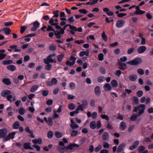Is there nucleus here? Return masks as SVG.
I'll return each mask as SVG.
<instances>
[{"label": "nucleus", "mask_w": 153, "mask_h": 153, "mask_svg": "<svg viewBox=\"0 0 153 153\" xmlns=\"http://www.w3.org/2000/svg\"><path fill=\"white\" fill-rule=\"evenodd\" d=\"M127 126L126 123L124 122H122L120 123V128L123 130H124L126 128Z\"/></svg>", "instance_id": "aec40b11"}, {"label": "nucleus", "mask_w": 153, "mask_h": 153, "mask_svg": "<svg viewBox=\"0 0 153 153\" xmlns=\"http://www.w3.org/2000/svg\"><path fill=\"white\" fill-rule=\"evenodd\" d=\"M100 71L101 73L104 74L105 73V69L102 67H101L100 68Z\"/></svg>", "instance_id": "6e6d98bb"}, {"label": "nucleus", "mask_w": 153, "mask_h": 153, "mask_svg": "<svg viewBox=\"0 0 153 153\" xmlns=\"http://www.w3.org/2000/svg\"><path fill=\"white\" fill-rule=\"evenodd\" d=\"M102 37L103 39L105 41H107V37L106 35L105 34L104 31H103L102 35Z\"/></svg>", "instance_id": "37998d69"}, {"label": "nucleus", "mask_w": 153, "mask_h": 153, "mask_svg": "<svg viewBox=\"0 0 153 153\" xmlns=\"http://www.w3.org/2000/svg\"><path fill=\"white\" fill-rule=\"evenodd\" d=\"M39 87L38 85H33L32 86L30 89V91L31 92H33L37 90Z\"/></svg>", "instance_id": "b1692460"}, {"label": "nucleus", "mask_w": 153, "mask_h": 153, "mask_svg": "<svg viewBox=\"0 0 153 153\" xmlns=\"http://www.w3.org/2000/svg\"><path fill=\"white\" fill-rule=\"evenodd\" d=\"M64 55L63 54H61L57 56V58L58 61L59 62H61L64 57Z\"/></svg>", "instance_id": "c756f323"}, {"label": "nucleus", "mask_w": 153, "mask_h": 153, "mask_svg": "<svg viewBox=\"0 0 153 153\" xmlns=\"http://www.w3.org/2000/svg\"><path fill=\"white\" fill-rule=\"evenodd\" d=\"M68 106L69 109L71 110H72L74 109L76 107L75 105L73 103L69 104Z\"/></svg>", "instance_id": "7c9ffc66"}, {"label": "nucleus", "mask_w": 153, "mask_h": 153, "mask_svg": "<svg viewBox=\"0 0 153 153\" xmlns=\"http://www.w3.org/2000/svg\"><path fill=\"white\" fill-rule=\"evenodd\" d=\"M78 133V131L75 130H72L71 133V135L72 137H74L76 136Z\"/></svg>", "instance_id": "4c0bfd02"}, {"label": "nucleus", "mask_w": 153, "mask_h": 153, "mask_svg": "<svg viewBox=\"0 0 153 153\" xmlns=\"http://www.w3.org/2000/svg\"><path fill=\"white\" fill-rule=\"evenodd\" d=\"M129 79L132 81H135L137 79V76L135 75H131L129 77Z\"/></svg>", "instance_id": "cd10ccee"}, {"label": "nucleus", "mask_w": 153, "mask_h": 153, "mask_svg": "<svg viewBox=\"0 0 153 153\" xmlns=\"http://www.w3.org/2000/svg\"><path fill=\"white\" fill-rule=\"evenodd\" d=\"M19 112L21 115H23L25 113V110L23 108H21L19 109Z\"/></svg>", "instance_id": "09e8293b"}, {"label": "nucleus", "mask_w": 153, "mask_h": 153, "mask_svg": "<svg viewBox=\"0 0 153 153\" xmlns=\"http://www.w3.org/2000/svg\"><path fill=\"white\" fill-rule=\"evenodd\" d=\"M45 111L47 113H50L51 112L52 110V108L50 107H48L46 108L45 109Z\"/></svg>", "instance_id": "69168bd1"}, {"label": "nucleus", "mask_w": 153, "mask_h": 153, "mask_svg": "<svg viewBox=\"0 0 153 153\" xmlns=\"http://www.w3.org/2000/svg\"><path fill=\"white\" fill-rule=\"evenodd\" d=\"M3 30L4 32V34L7 35L9 34L11 32V30L9 28H4L3 29Z\"/></svg>", "instance_id": "5701e85b"}, {"label": "nucleus", "mask_w": 153, "mask_h": 153, "mask_svg": "<svg viewBox=\"0 0 153 153\" xmlns=\"http://www.w3.org/2000/svg\"><path fill=\"white\" fill-rule=\"evenodd\" d=\"M2 81L4 84L7 85H9L11 84L10 79L8 78H4L2 79Z\"/></svg>", "instance_id": "4be33fe9"}, {"label": "nucleus", "mask_w": 153, "mask_h": 153, "mask_svg": "<svg viewBox=\"0 0 153 153\" xmlns=\"http://www.w3.org/2000/svg\"><path fill=\"white\" fill-rule=\"evenodd\" d=\"M72 30L75 31H78L79 32H81L82 31V28L81 27H79L78 28H77L76 27L74 26L73 28H72Z\"/></svg>", "instance_id": "c9c22d12"}, {"label": "nucleus", "mask_w": 153, "mask_h": 153, "mask_svg": "<svg viewBox=\"0 0 153 153\" xmlns=\"http://www.w3.org/2000/svg\"><path fill=\"white\" fill-rule=\"evenodd\" d=\"M146 105L144 104H141L138 106H137L135 107L133 110L134 111L137 112L138 110L139 111L138 114L139 115H141L144 112Z\"/></svg>", "instance_id": "f03ea898"}, {"label": "nucleus", "mask_w": 153, "mask_h": 153, "mask_svg": "<svg viewBox=\"0 0 153 153\" xmlns=\"http://www.w3.org/2000/svg\"><path fill=\"white\" fill-rule=\"evenodd\" d=\"M13 61L11 60H4L2 62L3 64L4 65H7L8 64H11L13 63Z\"/></svg>", "instance_id": "473e14b6"}, {"label": "nucleus", "mask_w": 153, "mask_h": 153, "mask_svg": "<svg viewBox=\"0 0 153 153\" xmlns=\"http://www.w3.org/2000/svg\"><path fill=\"white\" fill-rule=\"evenodd\" d=\"M54 134L55 136L58 138H60L63 136L62 133L59 131H56L55 132Z\"/></svg>", "instance_id": "2f4dec72"}, {"label": "nucleus", "mask_w": 153, "mask_h": 153, "mask_svg": "<svg viewBox=\"0 0 153 153\" xmlns=\"http://www.w3.org/2000/svg\"><path fill=\"white\" fill-rule=\"evenodd\" d=\"M7 68L12 71L16 70V66L13 65H8L7 66Z\"/></svg>", "instance_id": "6ab92c4d"}, {"label": "nucleus", "mask_w": 153, "mask_h": 153, "mask_svg": "<svg viewBox=\"0 0 153 153\" xmlns=\"http://www.w3.org/2000/svg\"><path fill=\"white\" fill-rule=\"evenodd\" d=\"M46 123L48 124L49 125L52 126L53 124L52 118L51 117L48 118L47 120V122Z\"/></svg>", "instance_id": "79ce46f5"}, {"label": "nucleus", "mask_w": 153, "mask_h": 153, "mask_svg": "<svg viewBox=\"0 0 153 153\" xmlns=\"http://www.w3.org/2000/svg\"><path fill=\"white\" fill-rule=\"evenodd\" d=\"M75 63V62H71L70 61H68L66 62V64L68 65L72 66Z\"/></svg>", "instance_id": "864d4df0"}, {"label": "nucleus", "mask_w": 153, "mask_h": 153, "mask_svg": "<svg viewBox=\"0 0 153 153\" xmlns=\"http://www.w3.org/2000/svg\"><path fill=\"white\" fill-rule=\"evenodd\" d=\"M82 102V105H83V106L85 108L87 106L88 104L87 101L86 100H83Z\"/></svg>", "instance_id": "052dcab7"}, {"label": "nucleus", "mask_w": 153, "mask_h": 153, "mask_svg": "<svg viewBox=\"0 0 153 153\" xmlns=\"http://www.w3.org/2000/svg\"><path fill=\"white\" fill-rule=\"evenodd\" d=\"M59 11L58 10L54 11L53 12V13L54 14V15L52 16L53 18H57L59 16Z\"/></svg>", "instance_id": "e433bc0d"}, {"label": "nucleus", "mask_w": 153, "mask_h": 153, "mask_svg": "<svg viewBox=\"0 0 153 153\" xmlns=\"http://www.w3.org/2000/svg\"><path fill=\"white\" fill-rule=\"evenodd\" d=\"M135 50L134 48H132L129 49L127 51V53L128 54H130L132 53Z\"/></svg>", "instance_id": "3c124183"}, {"label": "nucleus", "mask_w": 153, "mask_h": 153, "mask_svg": "<svg viewBox=\"0 0 153 153\" xmlns=\"http://www.w3.org/2000/svg\"><path fill=\"white\" fill-rule=\"evenodd\" d=\"M101 117L102 119H105L108 121L109 120V117L107 115H105L101 114Z\"/></svg>", "instance_id": "603ef678"}, {"label": "nucleus", "mask_w": 153, "mask_h": 153, "mask_svg": "<svg viewBox=\"0 0 153 153\" xmlns=\"http://www.w3.org/2000/svg\"><path fill=\"white\" fill-rule=\"evenodd\" d=\"M32 142L34 144H41L42 143V139L41 138L38 139H35L32 140Z\"/></svg>", "instance_id": "a211bd4d"}, {"label": "nucleus", "mask_w": 153, "mask_h": 153, "mask_svg": "<svg viewBox=\"0 0 153 153\" xmlns=\"http://www.w3.org/2000/svg\"><path fill=\"white\" fill-rule=\"evenodd\" d=\"M56 48V46L55 45L53 44L49 46V49L51 51H54Z\"/></svg>", "instance_id": "a18cd8bd"}, {"label": "nucleus", "mask_w": 153, "mask_h": 153, "mask_svg": "<svg viewBox=\"0 0 153 153\" xmlns=\"http://www.w3.org/2000/svg\"><path fill=\"white\" fill-rule=\"evenodd\" d=\"M90 127L91 128L94 129L96 128V123L94 121H92L90 124Z\"/></svg>", "instance_id": "c85d7f7f"}, {"label": "nucleus", "mask_w": 153, "mask_h": 153, "mask_svg": "<svg viewBox=\"0 0 153 153\" xmlns=\"http://www.w3.org/2000/svg\"><path fill=\"white\" fill-rule=\"evenodd\" d=\"M79 145L74 143V144H71L69 145L68 146H67L66 147V148L67 149H72L74 147H79Z\"/></svg>", "instance_id": "ddd939ff"}, {"label": "nucleus", "mask_w": 153, "mask_h": 153, "mask_svg": "<svg viewBox=\"0 0 153 153\" xmlns=\"http://www.w3.org/2000/svg\"><path fill=\"white\" fill-rule=\"evenodd\" d=\"M53 132L51 131H50L48 133V137L49 138H51L53 137Z\"/></svg>", "instance_id": "5fc2aeb1"}, {"label": "nucleus", "mask_w": 153, "mask_h": 153, "mask_svg": "<svg viewBox=\"0 0 153 153\" xmlns=\"http://www.w3.org/2000/svg\"><path fill=\"white\" fill-rule=\"evenodd\" d=\"M54 114L53 115V117L54 118H56L59 117V115L57 114V112L55 110H53V111Z\"/></svg>", "instance_id": "0e129e2a"}, {"label": "nucleus", "mask_w": 153, "mask_h": 153, "mask_svg": "<svg viewBox=\"0 0 153 153\" xmlns=\"http://www.w3.org/2000/svg\"><path fill=\"white\" fill-rule=\"evenodd\" d=\"M109 134L107 132H104L102 136V140L103 141L108 140Z\"/></svg>", "instance_id": "4468645a"}, {"label": "nucleus", "mask_w": 153, "mask_h": 153, "mask_svg": "<svg viewBox=\"0 0 153 153\" xmlns=\"http://www.w3.org/2000/svg\"><path fill=\"white\" fill-rule=\"evenodd\" d=\"M100 94V87L98 86H96V95L99 96Z\"/></svg>", "instance_id": "13d9d810"}, {"label": "nucleus", "mask_w": 153, "mask_h": 153, "mask_svg": "<svg viewBox=\"0 0 153 153\" xmlns=\"http://www.w3.org/2000/svg\"><path fill=\"white\" fill-rule=\"evenodd\" d=\"M13 128L15 129L19 128L20 126V125L19 122L18 121H16L13 124Z\"/></svg>", "instance_id": "72a5a7b5"}, {"label": "nucleus", "mask_w": 153, "mask_h": 153, "mask_svg": "<svg viewBox=\"0 0 153 153\" xmlns=\"http://www.w3.org/2000/svg\"><path fill=\"white\" fill-rule=\"evenodd\" d=\"M145 13V11L141 10H136L134 13L135 15H142Z\"/></svg>", "instance_id": "a878e982"}, {"label": "nucleus", "mask_w": 153, "mask_h": 153, "mask_svg": "<svg viewBox=\"0 0 153 153\" xmlns=\"http://www.w3.org/2000/svg\"><path fill=\"white\" fill-rule=\"evenodd\" d=\"M51 68V65L50 64H48L45 66V69L47 70H50Z\"/></svg>", "instance_id": "774afa93"}, {"label": "nucleus", "mask_w": 153, "mask_h": 153, "mask_svg": "<svg viewBox=\"0 0 153 153\" xmlns=\"http://www.w3.org/2000/svg\"><path fill=\"white\" fill-rule=\"evenodd\" d=\"M58 81L57 79L53 78L52 79L51 81H47L46 82V85L48 86H51L53 85H56Z\"/></svg>", "instance_id": "7ed1b4c3"}, {"label": "nucleus", "mask_w": 153, "mask_h": 153, "mask_svg": "<svg viewBox=\"0 0 153 153\" xmlns=\"http://www.w3.org/2000/svg\"><path fill=\"white\" fill-rule=\"evenodd\" d=\"M54 18H53L52 17L50 19L49 22V23L50 24V25L51 26H54L55 25H56V23H54Z\"/></svg>", "instance_id": "58836bf2"}, {"label": "nucleus", "mask_w": 153, "mask_h": 153, "mask_svg": "<svg viewBox=\"0 0 153 153\" xmlns=\"http://www.w3.org/2000/svg\"><path fill=\"white\" fill-rule=\"evenodd\" d=\"M11 92L9 90H5L2 91L1 93V96L4 97H7L8 95L11 94Z\"/></svg>", "instance_id": "1a4fd4ad"}, {"label": "nucleus", "mask_w": 153, "mask_h": 153, "mask_svg": "<svg viewBox=\"0 0 153 153\" xmlns=\"http://www.w3.org/2000/svg\"><path fill=\"white\" fill-rule=\"evenodd\" d=\"M138 116L137 114H134L131 116L130 119L132 121H134L137 119Z\"/></svg>", "instance_id": "f704fd0d"}, {"label": "nucleus", "mask_w": 153, "mask_h": 153, "mask_svg": "<svg viewBox=\"0 0 153 153\" xmlns=\"http://www.w3.org/2000/svg\"><path fill=\"white\" fill-rule=\"evenodd\" d=\"M33 27L31 28V30L33 31H35L39 28L40 23L38 21H36L33 23Z\"/></svg>", "instance_id": "423d86ee"}, {"label": "nucleus", "mask_w": 153, "mask_h": 153, "mask_svg": "<svg viewBox=\"0 0 153 153\" xmlns=\"http://www.w3.org/2000/svg\"><path fill=\"white\" fill-rule=\"evenodd\" d=\"M132 100L134 102L136 105L138 104L139 103V100L137 97L136 96L133 97L132 98Z\"/></svg>", "instance_id": "ea45409f"}, {"label": "nucleus", "mask_w": 153, "mask_h": 153, "mask_svg": "<svg viewBox=\"0 0 153 153\" xmlns=\"http://www.w3.org/2000/svg\"><path fill=\"white\" fill-rule=\"evenodd\" d=\"M8 130L7 128H5L0 129V138L5 137L7 133Z\"/></svg>", "instance_id": "20e7f679"}, {"label": "nucleus", "mask_w": 153, "mask_h": 153, "mask_svg": "<svg viewBox=\"0 0 153 153\" xmlns=\"http://www.w3.org/2000/svg\"><path fill=\"white\" fill-rule=\"evenodd\" d=\"M55 35L56 36V38L59 39L62 37V35L63 33H62L61 31H60L57 30L54 31Z\"/></svg>", "instance_id": "2eb2a0df"}, {"label": "nucleus", "mask_w": 153, "mask_h": 153, "mask_svg": "<svg viewBox=\"0 0 153 153\" xmlns=\"http://www.w3.org/2000/svg\"><path fill=\"white\" fill-rule=\"evenodd\" d=\"M24 147L26 149H33V148L30 146V143H25L24 145Z\"/></svg>", "instance_id": "393cba45"}, {"label": "nucleus", "mask_w": 153, "mask_h": 153, "mask_svg": "<svg viewBox=\"0 0 153 153\" xmlns=\"http://www.w3.org/2000/svg\"><path fill=\"white\" fill-rule=\"evenodd\" d=\"M126 146V144L125 143H123L120 144L117 149V152L118 153L121 152Z\"/></svg>", "instance_id": "0eeeda50"}, {"label": "nucleus", "mask_w": 153, "mask_h": 153, "mask_svg": "<svg viewBox=\"0 0 153 153\" xmlns=\"http://www.w3.org/2000/svg\"><path fill=\"white\" fill-rule=\"evenodd\" d=\"M146 48L145 46H141L139 47L137 50V51L139 53H141L144 52L146 50Z\"/></svg>", "instance_id": "6e6552de"}, {"label": "nucleus", "mask_w": 153, "mask_h": 153, "mask_svg": "<svg viewBox=\"0 0 153 153\" xmlns=\"http://www.w3.org/2000/svg\"><path fill=\"white\" fill-rule=\"evenodd\" d=\"M27 28V27L25 26H22L21 27V30H20V32L21 33H23L26 29Z\"/></svg>", "instance_id": "e2e57ef3"}, {"label": "nucleus", "mask_w": 153, "mask_h": 153, "mask_svg": "<svg viewBox=\"0 0 153 153\" xmlns=\"http://www.w3.org/2000/svg\"><path fill=\"white\" fill-rule=\"evenodd\" d=\"M125 24V21L123 20H120L118 21L116 23V26L119 28L122 27Z\"/></svg>", "instance_id": "9d476101"}, {"label": "nucleus", "mask_w": 153, "mask_h": 153, "mask_svg": "<svg viewBox=\"0 0 153 153\" xmlns=\"http://www.w3.org/2000/svg\"><path fill=\"white\" fill-rule=\"evenodd\" d=\"M142 62V59L140 58H137L134 60L126 62V64L130 65H138Z\"/></svg>", "instance_id": "f257e3e1"}, {"label": "nucleus", "mask_w": 153, "mask_h": 153, "mask_svg": "<svg viewBox=\"0 0 153 153\" xmlns=\"http://www.w3.org/2000/svg\"><path fill=\"white\" fill-rule=\"evenodd\" d=\"M70 88L72 89H74L75 87V85L73 82H71L69 84Z\"/></svg>", "instance_id": "680f3d73"}, {"label": "nucleus", "mask_w": 153, "mask_h": 153, "mask_svg": "<svg viewBox=\"0 0 153 153\" xmlns=\"http://www.w3.org/2000/svg\"><path fill=\"white\" fill-rule=\"evenodd\" d=\"M119 68L121 70H124L127 68V65L125 63H118Z\"/></svg>", "instance_id": "dca6fc26"}, {"label": "nucleus", "mask_w": 153, "mask_h": 153, "mask_svg": "<svg viewBox=\"0 0 153 153\" xmlns=\"http://www.w3.org/2000/svg\"><path fill=\"white\" fill-rule=\"evenodd\" d=\"M109 146V144L107 142H105L103 144V147L104 148H108Z\"/></svg>", "instance_id": "338daca9"}, {"label": "nucleus", "mask_w": 153, "mask_h": 153, "mask_svg": "<svg viewBox=\"0 0 153 153\" xmlns=\"http://www.w3.org/2000/svg\"><path fill=\"white\" fill-rule=\"evenodd\" d=\"M111 84L112 86L114 88L116 87L118 85L117 81L115 79H113L111 81Z\"/></svg>", "instance_id": "bb28decb"}, {"label": "nucleus", "mask_w": 153, "mask_h": 153, "mask_svg": "<svg viewBox=\"0 0 153 153\" xmlns=\"http://www.w3.org/2000/svg\"><path fill=\"white\" fill-rule=\"evenodd\" d=\"M15 134V132H14L10 133L8 135L3 138V140L4 141H7L11 139H13L14 138Z\"/></svg>", "instance_id": "39448f33"}, {"label": "nucleus", "mask_w": 153, "mask_h": 153, "mask_svg": "<svg viewBox=\"0 0 153 153\" xmlns=\"http://www.w3.org/2000/svg\"><path fill=\"white\" fill-rule=\"evenodd\" d=\"M137 72L140 75H143L144 74L143 70L141 68H139L137 70Z\"/></svg>", "instance_id": "de8ad7c7"}, {"label": "nucleus", "mask_w": 153, "mask_h": 153, "mask_svg": "<svg viewBox=\"0 0 153 153\" xmlns=\"http://www.w3.org/2000/svg\"><path fill=\"white\" fill-rule=\"evenodd\" d=\"M139 143V141L137 140L135 141L132 146H130L129 149L131 150H132L136 148Z\"/></svg>", "instance_id": "f8f14e48"}, {"label": "nucleus", "mask_w": 153, "mask_h": 153, "mask_svg": "<svg viewBox=\"0 0 153 153\" xmlns=\"http://www.w3.org/2000/svg\"><path fill=\"white\" fill-rule=\"evenodd\" d=\"M98 81L99 82H101L105 80L104 76H100L97 79Z\"/></svg>", "instance_id": "4d7b16f0"}, {"label": "nucleus", "mask_w": 153, "mask_h": 153, "mask_svg": "<svg viewBox=\"0 0 153 153\" xmlns=\"http://www.w3.org/2000/svg\"><path fill=\"white\" fill-rule=\"evenodd\" d=\"M98 59L99 60L102 61L104 59V55L102 53H100L98 56Z\"/></svg>", "instance_id": "49530a36"}, {"label": "nucleus", "mask_w": 153, "mask_h": 153, "mask_svg": "<svg viewBox=\"0 0 153 153\" xmlns=\"http://www.w3.org/2000/svg\"><path fill=\"white\" fill-rule=\"evenodd\" d=\"M48 91L47 90H43L42 92V95L45 97L47 96L48 95Z\"/></svg>", "instance_id": "c03bdc74"}, {"label": "nucleus", "mask_w": 153, "mask_h": 153, "mask_svg": "<svg viewBox=\"0 0 153 153\" xmlns=\"http://www.w3.org/2000/svg\"><path fill=\"white\" fill-rule=\"evenodd\" d=\"M89 52L88 50H87L86 51H82L80 53L79 55L80 57H82L84 55L88 56H89Z\"/></svg>", "instance_id": "f3484780"}, {"label": "nucleus", "mask_w": 153, "mask_h": 153, "mask_svg": "<svg viewBox=\"0 0 153 153\" xmlns=\"http://www.w3.org/2000/svg\"><path fill=\"white\" fill-rule=\"evenodd\" d=\"M96 3V0H90L89 1L86 3H83L80 4H78L76 5L77 6H80L82 4H83L84 5H92Z\"/></svg>", "instance_id": "9b49d317"}, {"label": "nucleus", "mask_w": 153, "mask_h": 153, "mask_svg": "<svg viewBox=\"0 0 153 153\" xmlns=\"http://www.w3.org/2000/svg\"><path fill=\"white\" fill-rule=\"evenodd\" d=\"M143 91L141 90L139 91L136 93L138 97H141L143 95Z\"/></svg>", "instance_id": "8fccbe9b"}, {"label": "nucleus", "mask_w": 153, "mask_h": 153, "mask_svg": "<svg viewBox=\"0 0 153 153\" xmlns=\"http://www.w3.org/2000/svg\"><path fill=\"white\" fill-rule=\"evenodd\" d=\"M138 149L139 152L140 153L145 150V147L143 146H140L139 147Z\"/></svg>", "instance_id": "bf43d9fd"}, {"label": "nucleus", "mask_w": 153, "mask_h": 153, "mask_svg": "<svg viewBox=\"0 0 153 153\" xmlns=\"http://www.w3.org/2000/svg\"><path fill=\"white\" fill-rule=\"evenodd\" d=\"M70 126L72 129H74L79 128L78 126L75 123L74 124H71Z\"/></svg>", "instance_id": "a19ab883"}, {"label": "nucleus", "mask_w": 153, "mask_h": 153, "mask_svg": "<svg viewBox=\"0 0 153 153\" xmlns=\"http://www.w3.org/2000/svg\"><path fill=\"white\" fill-rule=\"evenodd\" d=\"M104 88L105 91H109L111 90V87L109 83H106L104 86Z\"/></svg>", "instance_id": "412c9836"}]
</instances>
